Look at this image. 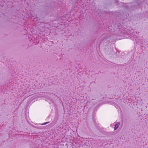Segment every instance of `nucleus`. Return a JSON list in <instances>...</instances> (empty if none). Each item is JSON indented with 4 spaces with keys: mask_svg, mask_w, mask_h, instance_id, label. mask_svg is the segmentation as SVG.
I'll return each mask as SVG.
<instances>
[{
    "mask_svg": "<svg viewBox=\"0 0 148 148\" xmlns=\"http://www.w3.org/2000/svg\"><path fill=\"white\" fill-rule=\"evenodd\" d=\"M119 124L117 123V124H116L115 125V126L114 127V130H116L118 128V127L119 126Z\"/></svg>",
    "mask_w": 148,
    "mask_h": 148,
    "instance_id": "nucleus-1",
    "label": "nucleus"
},
{
    "mask_svg": "<svg viewBox=\"0 0 148 148\" xmlns=\"http://www.w3.org/2000/svg\"><path fill=\"white\" fill-rule=\"evenodd\" d=\"M48 123V122H47V123H43V124H42V125L46 124L47 123Z\"/></svg>",
    "mask_w": 148,
    "mask_h": 148,
    "instance_id": "nucleus-2",
    "label": "nucleus"
}]
</instances>
